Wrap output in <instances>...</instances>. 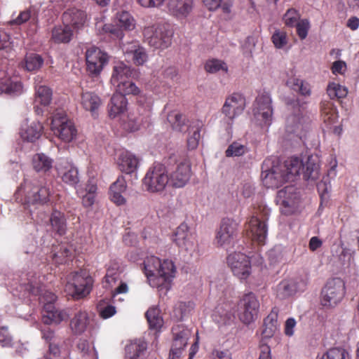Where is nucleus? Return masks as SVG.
<instances>
[{"label": "nucleus", "mask_w": 359, "mask_h": 359, "mask_svg": "<svg viewBox=\"0 0 359 359\" xmlns=\"http://www.w3.org/2000/svg\"><path fill=\"white\" fill-rule=\"evenodd\" d=\"M270 209L264 205H259L248 222V229L252 240L259 245H264L267 237V221L270 215Z\"/></svg>", "instance_id": "nucleus-1"}, {"label": "nucleus", "mask_w": 359, "mask_h": 359, "mask_svg": "<svg viewBox=\"0 0 359 359\" xmlns=\"http://www.w3.org/2000/svg\"><path fill=\"white\" fill-rule=\"evenodd\" d=\"M305 104V102L300 104L299 100L291 102L293 114L288 117L287 121V130L295 134L299 138H302L305 135L311 122L309 117L306 115Z\"/></svg>", "instance_id": "nucleus-2"}, {"label": "nucleus", "mask_w": 359, "mask_h": 359, "mask_svg": "<svg viewBox=\"0 0 359 359\" xmlns=\"http://www.w3.org/2000/svg\"><path fill=\"white\" fill-rule=\"evenodd\" d=\"M143 271L147 278L158 276L166 281L175 276L176 269L171 260L161 262L158 257L151 255L144 260Z\"/></svg>", "instance_id": "nucleus-3"}, {"label": "nucleus", "mask_w": 359, "mask_h": 359, "mask_svg": "<svg viewBox=\"0 0 359 359\" xmlns=\"http://www.w3.org/2000/svg\"><path fill=\"white\" fill-rule=\"evenodd\" d=\"M168 181L165 167L161 163H156L147 170L142 180V184L147 191L158 193L165 189Z\"/></svg>", "instance_id": "nucleus-4"}, {"label": "nucleus", "mask_w": 359, "mask_h": 359, "mask_svg": "<svg viewBox=\"0 0 359 359\" xmlns=\"http://www.w3.org/2000/svg\"><path fill=\"white\" fill-rule=\"evenodd\" d=\"M345 283L340 278H332L326 283L321 291L320 302L323 306H334L345 294Z\"/></svg>", "instance_id": "nucleus-5"}, {"label": "nucleus", "mask_w": 359, "mask_h": 359, "mask_svg": "<svg viewBox=\"0 0 359 359\" xmlns=\"http://www.w3.org/2000/svg\"><path fill=\"white\" fill-rule=\"evenodd\" d=\"M68 283L73 289V297L79 299L90 293L94 280L87 271L80 270L70 273Z\"/></svg>", "instance_id": "nucleus-6"}, {"label": "nucleus", "mask_w": 359, "mask_h": 359, "mask_svg": "<svg viewBox=\"0 0 359 359\" xmlns=\"http://www.w3.org/2000/svg\"><path fill=\"white\" fill-rule=\"evenodd\" d=\"M50 129L55 135L65 142H70L77 134L74 124L67 118L62 111L52 117Z\"/></svg>", "instance_id": "nucleus-7"}, {"label": "nucleus", "mask_w": 359, "mask_h": 359, "mask_svg": "<svg viewBox=\"0 0 359 359\" xmlns=\"http://www.w3.org/2000/svg\"><path fill=\"white\" fill-rule=\"evenodd\" d=\"M259 302L252 292L245 294L238 304V316L245 325L254 322L258 316Z\"/></svg>", "instance_id": "nucleus-8"}, {"label": "nucleus", "mask_w": 359, "mask_h": 359, "mask_svg": "<svg viewBox=\"0 0 359 359\" xmlns=\"http://www.w3.org/2000/svg\"><path fill=\"white\" fill-rule=\"evenodd\" d=\"M253 114L262 126H269L272 121L273 109L271 99L268 93L264 92L256 97Z\"/></svg>", "instance_id": "nucleus-9"}, {"label": "nucleus", "mask_w": 359, "mask_h": 359, "mask_svg": "<svg viewBox=\"0 0 359 359\" xmlns=\"http://www.w3.org/2000/svg\"><path fill=\"white\" fill-rule=\"evenodd\" d=\"M144 37L154 48L164 49L171 43V34L163 25H152L145 27Z\"/></svg>", "instance_id": "nucleus-10"}, {"label": "nucleus", "mask_w": 359, "mask_h": 359, "mask_svg": "<svg viewBox=\"0 0 359 359\" xmlns=\"http://www.w3.org/2000/svg\"><path fill=\"white\" fill-rule=\"evenodd\" d=\"M227 264L233 274L241 281L246 280L252 273L250 258L241 252H234L227 257Z\"/></svg>", "instance_id": "nucleus-11"}, {"label": "nucleus", "mask_w": 359, "mask_h": 359, "mask_svg": "<svg viewBox=\"0 0 359 359\" xmlns=\"http://www.w3.org/2000/svg\"><path fill=\"white\" fill-rule=\"evenodd\" d=\"M237 222L229 218H224L217 231L215 241L222 248H228L233 245L238 234Z\"/></svg>", "instance_id": "nucleus-12"}, {"label": "nucleus", "mask_w": 359, "mask_h": 359, "mask_svg": "<svg viewBox=\"0 0 359 359\" xmlns=\"http://www.w3.org/2000/svg\"><path fill=\"white\" fill-rule=\"evenodd\" d=\"M245 98L238 93H233L226 98L222 112L232 124L235 118L241 115L245 108Z\"/></svg>", "instance_id": "nucleus-13"}, {"label": "nucleus", "mask_w": 359, "mask_h": 359, "mask_svg": "<svg viewBox=\"0 0 359 359\" xmlns=\"http://www.w3.org/2000/svg\"><path fill=\"white\" fill-rule=\"evenodd\" d=\"M108 60L107 54L97 47L91 46L86 52L87 71L92 76L99 75Z\"/></svg>", "instance_id": "nucleus-14"}, {"label": "nucleus", "mask_w": 359, "mask_h": 359, "mask_svg": "<svg viewBox=\"0 0 359 359\" xmlns=\"http://www.w3.org/2000/svg\"><path fill=\"white\" fill-rule=\"evenodd\" d=\"M306 283L303 280L296 279H283L276 287L274 292L276 297L285 300L293 297L297 292L303 291Z\"/></svg>", "instance_id": "nucleus-15"}, {"label": "nucleus", "mask_w": 359, "mask_h": 359, "mask_svg": "<svg viewBox=\"0 0 359 359\" xmlns=\"http://www.w3.org/2000/svg\"><path fill=\"white\" fill-rule=\"evenodd\" d=\"M168 175V184L174 188H182L189 182L191 174V165L187 161L177 164Z\"/></svg>", "instance_id": "nucleus-16"}, {"label": "nucleus", "mask_w": 359, "mask_h": 359, "mask_svg": "<svg viewBox=\"0 0 359 359\" xmlns=\"http://www.w3.org/2000/svg\"><path fill=\"white\" fill-rule=\"evenodd\" d=\"M50 190L46 186L33 185L26 187L25 202L27 204L43 205L49 201Z\"/></svg>", "instance_id": "nucleus-17"}, {"label": "nucleus", "mask_w": 359, "mask_h": 359, "mask_svg": "<svg viewBox=\"0 0 359 359\" xmlns=\"http://www.w3.org/2000/svg\"><path fill=\"white\" fill-rule=\"evenodd\" d=\"M56 170L65 183L75 187L79 182L78 169L67 160L62 159L57 164Z\"/></svg>", "instance_id": "nucleus-18"}, {"label": "nucleus", "mask_w": 359, "mask_h": 359, "mask_svg": "<svg viewBox=\"0 0 359 359\" xmlns=\"http://www.w3.org/2000/svg\"><path fill=\"white\" fill-rule=\"evenodd\" d=\"M172 241L179 248L187 251L194 247V238L186 223H182L176 229Z\"/></svg>", "instance_id": "nucleus-19"}, {"label": "nucleus", "mask_w": 359, "mask_h": 359, "mask_svg": "<svg viewBox=\"0 0 359 359\" xmlns=\"http://www.w3.org/2000/svg\"><path fill=\"white\" fill-rule=\"evenodd\" d=\"M43 133V126L38 121L23 123L20 129L19 135L22 140L27 142H35Z\"/></svg>", "instance_id": "nucleus-20"}, {"label": "nucleus", "mask_w": 359, "mask_h": 359, "mask_svg": "<svg viewBox=\"0 0 359 359\" xmlns=\"http://www.w3.org/2000/svg\"><path fill=\"white\" fill-rule=\"evenodd\" d=\"M64 25H68L74 29H80L83 27L86 20L87 15L85 11L77 8H70L62 14Z\"/></svg>", "instance_id": "nucleus-21"}, {"label": "nucleus", "mask_w": 359, "mask_h": 359, "mask_svg": "<svg viewBox=\"0 0 359 359\" xmlns=\"http://www.w3.org/2000/svg\"><path fill=\"white\" fill-rule=\"evenodd\" d=\"M128 100L121 93H114L107 105L108 114L110 118H116L122 116L127 110Z\"/></svg>", "instance_id": "nucleus-22"}, {"label": "nucleus", "mask_w": 359, "mask_h": 359, "mask_svg": "<svg viewBox=\"0 0 359 359\" xmlns=\"http://www.w3.org/2000/svg\"><path fill=\"white\" fill-rule=\"evenodd\" d=\"M262 178L263 184L267 188H278L283 183L289 181V177L281 170L273 168L271 170L262 171Z\"/></svg>", "instance_id": "nucleus-23"}, {"label": "nucleus", "mask_w": 359, "mask_h": 359, "mask_svg": "<svg viewBox=\"0 0 359 359\" xmlns=\"http://www.w3.org/2000/svg\"><path fill=\"white\" fill-rule=\"evenodd\" d=\"M116 164L120 171L126 174H131L137 170L139 158L130 151H126L119 154Z\"/></svg>", "instance_id": "nucleus-24"}, {"label": "nucleus", "mask_w": 359, "mask_h": 359, "mask_svg": "<svg viewBox=\"0 0 359 359\" xmlns=\"http://www.w3.org/2000/svg\"><path fill=\"white\" fill-rule=\"evenodd\" d=\"M118 27L110 26L106 27L107 32L111 33L115 37L121 39L123 37V32L121 28L130 30L135 27L134 20L128 12H121L118 15Z\"/></svg>", "instance_id": "nucleus-25"}, {"label": "nucleus", "mask_w": 359, "mask_h": 359, "mask_svg": "<svg viewBox=\"0 0 359 359\" xmlns=\"http://www.w3.org/2000/svg\"><path fill=\"white\" fill-rule=\"evenodd\" d=\"M80 104L86 111L90 112L92 116L95 117L102 104V100L94 92L83 91L81 94Z\"/></svg>", "instance_id": "nucleus-26"}, {"label": "nucleus", "mask_w": 359, "mask_h": 359, "mask_svg": "<svg viewBox=\"0 0 359 359\" xmlns=\"http://www.w3.org/2000/svg\"><path fill=\"white\" fill-rule=\"evenodd\" d=\"M193 4V0H168V8L172 15L185 18L191 13Z\"/></svg>", "instance_id": "nucleus-27"}, {"label": "nucleus", "mask_w": 359, "mask_h": 359, "mask_svg": "<svg viewBox=\"0 0 359 359\" xmlns=\"http://www.w3.org/2000/svg\"><path fill=\"white\" fill-rule=\"evenodd\" d=\"M127 188L126 179L123 176H118L116 180L110 186L109 196L111 201L117 205H122L126 203V198L122 196Z\"/></svg>", "instance_id": "nucleus-28"}, {"label": "nucleus", "mask_w": 359, "mask_h": 359, "mask_svg": "<svg viewBox=\"0 0 359 359\" xmlns=\"http://www.w3.org/2000/svg\"><path fill=\"white\" fill-rule=\"evenodd\" d=\"M134 69L126 65L123 62H117L113 67V72L111 77V83L114 86L123 83L124 81L130 79Z\"/></svg>", "instance_id": "nucleus-29"}, {"label": "nucleus", "mask_w": 359, "mask_h": 359, "mask_svg": "<svg viewBox=\"0 0 359 359\" xmlns=\"http://www.w3.org/2000/svg\"><path fill=\"white\" fill-rule=\"evenodd\" d=\"M172 346L184 349L188 339L191 336V330L183 325H177L172 328Z\"/></svg>", "instance_id": "nucleus-30"}, {"label": "nucleus", "mask_w": 359, "mask_h": 359, "mask_svg": "<svg viewBox=\"0 0 359 359\" xmlns=\"http://www.w3.org/2000/svg\"><path fill=\"white\" fill-rule=\"evenodd\" d=\"M279 309L277 307H273L269 315L264 320V329L262 330V336L264 338L271 337L276 332L278 323Z\"/></svg>", "instance_id": "nucleus-31"}, {"label": "nucleus", "mask_w": 359, "mask_h": 359, "mask_svg": "<svg viewBox=\"0 0 359 359\" xmlns=\"http://www.w3.org/2000/svg\"><path fill=\"white\" fill-rule=\"evenodd\" d=\"M90 319L86 311H79L70 321V327L76 334L83 333L89 325Z\"/></svg>", "instance_id": "nucleus-32"}, {"label": "nucleus", "mask_w": 359, "mask_h": 359, "mask_svg": "<svg viewBox=\"0 0 359 359\" xmlns=\"http://www.w3.org/2000/svg\"><path fill=\"white\" fill-rule=\"evenodd\" d=\"M53 160L43 153L35 154L32 158L33 169L37 172L46 173L53 168Z\"/></svg>", "instance_id": "nucleus-33"}, {"label": "nucleus", "mask_w": 359, "mask_h": 359, "mask_svg": "<svg viewBox=\"0 0 359 359\" xmlns=\"http://www.w3.org/2000/svg\"><path fill=\"white\" fill-rule=\"evenodd\" d=\"M22 92V84L17 79L5 77L0 79V93L18 95Z\"/></svg>", "instance_id": "nucleus-34"}, {"label": "nucleus", "mask_w": 359, "mask_h": 359, "mask_svg": "<svg viewBox=\"0 0 359 359\" xmlns=\"http://www.w3.org/2000/svg\"><path fill=\"white\" fill-rule=\"evenodd\" d=\"M52 230L60 236L65 234L67 231V219L63 212L53 210L50 217Z\"/></svg>", "instance_id": "nucleus-35"}, {"label": "nucleus", "mask_w": 359, "mask_h": 359, "mask_svg": "<svg viewBox=\"0 0 359 359\" xmlns=\"http://www.w3.org/2000/svg\"><path fill=\"white\" fill-rule=\"evenodd\" d=\"M72 36L73 32L67 25L55 26L51 32V39L56 43H69Z\"/></svg>", "instance_id": "nucleus-36"}, {"label": "nucleus", "mask_w": 359, "mask_h": 359, "mask_svg": "<svg viewBox=\"0 0 359 359\" xmlns=\"http://www.w3.org/2000/svg\"><path fill=\"white\" fill-rule=\"evenodd\" d=\"M294 188L292 186H287L279 190L276 196L277 203L285 208L294 205Z\"/></svg>", "instance_id": "nucleus-37"}, {"label": "nucleus", "mask_w": 359, "mask_h": 359, "mask_svg": "<svg viewBox=\"0 0 359 359\" xmlns=\"http://www.w3.org/2000/svg\"><path fill=\"white\" fill-rule=\"evenodd\" d=\"M41 55L35 53H27L22 62V67L28 72H35L41 69L43 65Z\"/></svg>", "instance_id": "nucleus-38"}, {"label": "nucleus", "mask_w": 359, "mask_h": 359, "mask_svg": "<svg viewBox=\"0 0 359 359\" xmlns=\"http://www.w3.org/2000/svg\"><path fill=\"white\" fill-rule=\"evenodd\" d=\"M321 116L328 126L337 122L338 115L337 109L331 102H324L321 105Z\"/></svg>", "instance_id": "nucleus-39"}, {"label": "nucleus", "mask_w": 359, "mask_h": 359, "mask_svg": "<svg viewBox=\"0 0 359 359\" xmlns=\"http://www.w3.org/2000/svg\"><path fill=\"white\" fill-rule=\"evenodd\" d=\"M25 290L33 295H40L43 291V284L40 276L36 273L27 274V282L24 283Z\"/></svg>", "instance_id": "nucleus-40"}, {"label": "nucleus", "mask_w": 359, "mask_h": 359, "mask_svg": "<svg viewBox=\"0 0 359 359\" xmlns=\"http://www.w3.org/2000/svg\"><path fill=\"white\" fill-rule=\"evenodd\" d=\"M71 253V250L67 244H60L53 247L50 257L55 264H62L66 262Z\"/></svg>", "instance_id": "nucleus-41"}, {"label": "nucleus", "mask_w": 359, "mask_h": 359, "mask_svg": "<svg viewBox=\"0 0 359 359\" xmlns=\"http://www.w3.org/2000/svg\"><path fill=\"white\" fill-rule=\"evenodd\" d=\"M145 317L150 329L158 330L163 326V320L161 316V311L157 306L149 308L145 313Z\"/></svg>", "instance_id": "nucleus-42"}, {"label": "nucleus", "mask_w": 359, "mask_h": 359, "mask_svg": "<svg viewBox=\"0 0 359 359\" xmlns=\"http://www.w3.org/2000/svg\"><path fill=\"white\" fill-rule=\"evenodd\" d=\"M303 168L302 161L297 158H291L290 160L285 161L284 165V170H282V172L289 177V180H291L292 177L298 175L300 170Z\"/></svg>", "instance_id": "nucleus-43"}, {"label": "nucleus", "mask_w": 359, "mask_h": 359, "mask_svg": "<svg viewBox=\"0 0 359 359\" xmlns=\"http://www.w3.org/2000/svg\"><path fill=\"white\" fill-rule=\"evenodd\" d=\"M147 347L145 341L136 339L126 346V354L130 359H137L146 351Z\"/></svg>", "instance_id": "nucleus-44"}, {"label": "nucleus", "mask_w": 359, "mask_h": 359, "mask_svg": "<svg viewBox=\"0 0 359 359\" xmlns=\"http://www.w3.org/2000/svg\"><path fill=\"white\" fill-rule=\"evenodd\" d=\"M52 95L53 93L50 88L46 86H39L35 89L34 102L47 107L52 100Z\"/></svg>", "instance_id": "nucleus-45"}, {"label": "nucleus", "mask_w": 359, "mask_h": 359, "mask_svg": "<svg viewBox=\"0 0 359 359\" xmlns=\"http://www.w3.org/2000/svg\"><path fill=\"white\" fill-rule=\"evenodd\" d=\"M116 88V93H121V95H139V98L137 102H142V95H140V90L135 85V83L131 81L130 79L124 81L123 83L118 84Z\"/></svg>", "instance_id": "nucleus-46"}, {"label": "nucleus", "mask_w": 359, "mask_h": 359, "mask_svg": "<svg viewBox=\"0 0 359 359\" xmlns=\"http://www.w3.org/2000/svg\"><path fill=\"white\" fill-rule=\"evenodd\" d=\"M64 353L69 355V350L64 346L63 342L60 339L48 344V353L46 355H48L49 359H55V358L64 356Z\"/></svg>", "instance_id": "nucleus-47"}, {"label": "nucleus", "mask_w": 359, "mask_h": 359, "mask_svg": "<svg viewBox=\"0 0 359 359\" xmlns=\"http://www.w3.org/2000/svg\"><path fill=\"white\" fill-rule=\"evenodd\" d=\"M287 84L291 88L299 92V94L304 96H309L311 95V86L308 82L298 78H292L287 81Z\"/></svg>", "instance_id": "nucleus-48"}, {"label": "nucleus", "mask_w": 359, "mask_h": 359, "mask_svg": "<svg viewBox=\"0 0 359 359\" xmlns=\"http://www.w3.org/2000/svg\"><path fill=\"white\" fill-rule=\"evenodd\" d=\"M205 69L210 74H215L222 71L224 73L228 72V66L226 62L218 59H210L206 61Z\"/></svg>", "instance_id": "nucleus-49"}, {"label": "nucleus", "mask_w": 359, "mask_h": 359, "mask_svg": "<svg viewBox=\"0 0 359 359\" xmlns=\"http://www.w3.org/2000/svg\"><path fill=\"white\" fill-rule=\"evenodd\" d=\"M327 93L330 99H341L348 94V90L346 87L339 83H331L327 88Z\"/></svg>", "instance_id": "nucleus-50"}, {"label": "nucleus", "mask_w": 359, "mask_h": 359, "mask_svg": "<svg viewBox=\"0 0 359 359\" xmlns=\"http://www.w3.org/2000/svg\"><path fill=\"white\" fill-rule=\"evenodd\" d=\"M348 353L342 348H332L324 353L319 359H349Z\"/></svg>", "instance_id": "nucleus-51"}, {"label": "nucleus", "mask_w": 359, "mask_h": 359, "mask_svg": "<svg viewBox=\"0 0 359 359\" xmlns=\"http://www.w3.org/2000/svg\"><path fill=\"white\" fill-rule=\"evenodd\" d=\"M201 126L199 124L197 126H192L189 128V136L187 139V147L189 149H195L199 143L201 138Z\"/></svg>", "instance_id": "nucleus-52"}, {"label": "nucleus", "mask_w": 359, "mask_h": 359, "mask_svg": "<svg viewBox=\"0 0 359 359\" xmlns=\"http://www.w3.org/2000/svg\"><path fill=\"white\" fill-rule=\"evenodd\" d=\"M271 41L276 48H283L288 43V38L286 32L276 29L271 36Z\"/></svg>", "instance_id": "nucleus-53"}, {"label": "nucleus", "mask_w": 359, "mask_h": 359, "mask_svg": "<svg viewBox=\"0 0 359 359\" xmlns=\"http://www.w3.org/2000/svg\"><path fill=\"white\" fill-rule=\"evenodd\" d=\"M248 151L247 147L237 142L231 144L225 151L226 156H241Z\"/></svg>", "instance_id": "nucleus-54"}, {"label": "nucleus", "mask_w": 359, "mask_h": 359, "mask_svg": "<svg viewBox=\"0 0 359 359\" xmlns=\"http://www.w3.org/2000/svg\"><path fill=\"white\" fill-rule=\"evenodd\" d=\"M76 347L82 356L86 357L88 359H90L91 356L96 355V351L94 348H91L89 341L86 339H79Z\"/></svg>", "instance_id": "nucleus-55"}, {"label": "nucleus", "mask_w": 359, "mask_h": 359, "mask_svg": "<svg viewBox=\"0 0 359 359\" xmlns=\"http://www.w3.org/2000/svg\"><path fill=\"white\" fill-rule=\"evenodd\" d=\"M300 15L297 10L294 8L288 9L283 15V21L286 26L293 27L299 21Z\"/></svg>", "instance_id": "nucleus-56"}, {"label": "nucleus", "mask_w": 359, "mask_h": 359, "mask_svg": "<svg viewBox=\"0 0 359 359\" xmlns=\"http://www.w3.org/2000/svg\"><path fill=\"white\" fill-rule=\"evenodd\" d=\"M64 320V313L57 311H51L47 312L46 315H43L42 321L46 325L52 323L58 324Z\"/></svg>", "instance_id": "nucleus-57"}, {"label": "nucleus", "mask_w": 359, "mask_h": 359, "mask_svg": "<svg viewBox=\"0 0 359 359\" xmlns=\"http://www.w3.org/2000/svg\"><path fill=\"white\" fill-rule=\"evenodd\" d=\"M97 310L100 316L103 319H107L112 317L116 313L115 306L112 305H104V301L101 300L97 304Z\"/></svg>", "instance_id": "nucleus-58"}, {"label": "nucleus", "mask_w": 359, "mask_h": 359, "mask_svg": "<svg viewBox=\"0 0 359 359\" xmlns=\"http://www.w3.org/2000/svg\"><path fill=\"white\" fill-rule=\"evenodd\" d=\"M11 42L10 36L5 32H0V55L6 57V55L11 50Z\"/></svg>", "instance_id": "nucleus-59"}, {"label": "nucleus", "mask_w": 359, "mask_h": 359, "mask_svg": "<svg viewBox=\"0 0 359 359\" xmlns=\"http://www.w3.org/2000/svg\"><path fill=\"white\" fill-rule=\"evenodd\" d=\"M29 20L32 22H36L34 13L30 9H27L21 11L18 16L11 21V24L20 25L28 22Z\"/></svg>", "instance_id": "nucleus-60"}, {"label": "nucleus", "mask_w": 359, "mask_h": 359, "mask_svg": "<svg viewBox=\"0 0 359 359\" xmlns=\"http://www.w3.org/2000/svg\"><path fill=\"white\" fill-rule=\"evenodd\" d=\"M192 309L191 304L190 302H180L177 303L175 307L174 312L175 316L180 319L182 320L183 318L189 313L191 310Z\"/></svg>", "instance_id": "nucleus-61"}, {"label": "nucleus", "mask_w": 359, "mask_h": 359, "mask_svg": "<svg viewBox=\"0 0 359 359\" xmlns=\"http://www.w3.org/2000/svg\"><path fill=\"white\" fill-rule=\"evenodd\" d=\"M296 27L297 34L300 39L303 40L306 38L308 32L310 29V23L309 20L302 19L294 26Z\"/></svg>", "instance_id": "nucleus-62"}, {"label": "nucleus", "mask_w": 359, "mask_h": 359, "mask_svg": "<svg viewBox=\"0 0 359 359\" xmlns=\"http://www.w3.org/2000/svg\"><path fill=\"white\" fill-rule=\"evenodd\" d=\"M0 346L2 347H11L13 346V337L8 332V327H0Z\"/></svg>", "instance_id": "nucleus-63"}, {"label": "nucleus", "mask_w": 359, "mask_h": 359, "mask_svg": "<svg viewBox=\"0 0 359 359\" xmlns=\"http://www.w3.org/2000/svg\"><path fill=\"white\" fill-rule=\"evenodd\" d=\"M132 60L136 65H142L147 60V55L143 47L139 48L132 55Z\"/></svg>", "instance_id": "nucleus-64"}]
</instances>
